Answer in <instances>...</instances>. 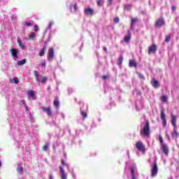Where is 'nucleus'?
Segmentation results:
<instances>
[{
    "label": "nucleus",
    "mask_w": 179,
    "mask_h": 179,
    "mask_svg": "<svg viewBox=\"0 0 179 179\" xmlns=\"http://www.w3.org/2000/svg\"><path fill=\"white\" fill-rule=\"evenodd\" d=\"M171 122L173 127V131L171 133L173 139L177 140L178 138V132H177V116L173 113H171Z\"/></svg>",
    "instance_id": "f257e3e1"
},
{
    "label": "nucleus",
    "mask_w": 179,
    "mask_h": 179,
    "mask_svg": "<svg viewBox=\"0 0 179 179\" xmlns=\"http://www.w3.org/2000/svg\"><path fill=\"white\" fill-rule=\"evenodd\" d=\"M140 134L141 136H150V123L149 121H145V124L143 127V129L141 130Z\"/></svg>",
    "instance_id": "f03ea898"
},
{
    "label": "nucleus",
    "mask_w": 179,
    "mask_h": 179,
    "mask_svg": "<svg viewBox=\"0 0 179 179\" xmlns=\"http://www.w3.org/2000/svg\"><path fill=\"white\" fill-rule=\"evenodd\" d=\"M166 24V21H164V18L161 17L157 19L155 22V27L156 29H159V27H163Z\"/></svg>",
    "instance_id": "7ed1b4c3"
},
{
    "label": "nucleus",
    "mask_w": 179,
    "mask_h": 179,
    "mask_svg": "<svg viewBox=\"0 0 179 179\" xmlns=\"http://www.w3.org/2000/svg\"><path fill=\"white\" fill-rule=\"evenodd\" d=\"M136 148L139 150V152H142V153H145V152H146L145 145H143L142 141H137L136 143Z\"/></svg>",
    "instance_id": "20e7f679"
},
{
    "label": "nucleus",
    "mask_w": 179,
    "mask_h": 179,
    "mask_svg": "<svg viewBox=\"0 0 179 179\" xmlns=\"http://www.w3.org/2000/svg\"><path fill=\"white\" fill-rule=\"evenodd\" d=\"M159 171V168L157 167V163L155 161L152 168L151 169V177H156L157 176V172Z\"/></svg>",
    "instance_id": "39448f33"
},
{
    "label": "nucleus",
    "mask_w": 179,
    "mask_h": 179,
    "mask_svg": "<svg viewBox=\"0 0 179 179\" xmlns=\"http://www.w3.org/2000/svg\"><path fill=\"white\" fill-rule=\"evenodd\" d=\"M161 120H162V125H164V127H167V120H166V114L164 113V109H161Z\"/></svg>",
    "instance_id": "423d86ee"
},
{
    "label": "nucleus",
    "mask_w": 179,
    "mask_h": 179,
    "mask_svg": "<svg viewBox=\"0 0 179 179\" xmlns=\"http://www.w3.org/2000/svg\"><path fill=\"white\" fill-rule=\"evenodd\" d=\"M157 51V45L152 44V45H150L148 47V55H150L152 54H156Z\"/></svg>",
    "instance_id": "0eeeda50"
},
{
    "label": "nucleus",
    "mask_w": 179,
    "mask_h": 179,
    "mask_svg": "<svg viewBox=\"0 0 179 179\" xmlns=\"http://www.w3.org/2000/svg\"><path fill=\"white\" fill-rule=\"evenodd\" d=\"M27 94L28 97H31L32 100H37V96H36V92L33 90L27 91Z\"/></svg>",
    "instance_id": "6e6552de"
},
{
    "label": "nucleus",
    "mask_w": 179,
    "mask_h": 179,
    "mask_svg": "<svg viewBox=\"0 0 179 179\" xmlns=\"http://www.w3.org/2000/svg\"><path fill=\"white\" fill-rule=\"evenodd\" d=\"M84 13L86 16H93V15H94V10L93 8H85Z\"/></svg>",
    "instance_id": "1a4fd4ad"
},
{
    "label": "nucleus",
    "mask_w": 179,
    "mask_h": 179,
    "mask_svg": "<svg viewBox=\"0 0 179 179\" xmlns=\"http://www.w3.org/2000/svg\"><path fill=\"white\" fill-rule=\"evenodd\" d=\"M54 48H50L48 50V61H52L54 59Z\"/></svg>",
    "instance_id": "9d476101"
},
{
    "label": "nucleus",
    "mask_w": 179,
    "mask_h": 179,
    "mask_svg": "<svg viewBox=\"0 0 179 179\" xmlns=\"http://www.w3.org/2000/svg\"><path fill=\"white\" fill-rule=\"evenodd\" d=\"M43 113H46L48 117H51L52 115V110H51V107H43L42 108Z\"/></svg>",
    "instance_id": "9b49d317"
},
{
    "label": "nucleus",
    "mask_w": 179,
    "mask_h": 179,
    "mask_svg": "<svg viewBox=\"0 0 179 179\" xmlns=\"http://www.w3.org/2000/svg\"><path fill=\"white\" fill-rule=\"evenodd\" d=\"M59 170L60 171V177L62 179H67L68 176H66V172L64 170V167L59 166Z\"/></svg>",
    "instance_id": "f8f14e48"
},
{
    "label": "nucleus",
    "mask_w": 179,
    "mask_h": 179,
    "mask_svg": "<svg viewBox=\"0 0 179 179\" xmlns=\"http://www.w3.org/2000/svg\"><path fill=\"white\" fill-rule=\"evenodd\" d=\"M151 85L154 89H158V87H160V83L155 79L151 80Z\"/></svg>",
    "instance_id": "ddd939ff"
},
{
    "label": "nucleus",
    "mask_w": 179,
    "mask_h": 179,
    "mask_svg": "<svg viewBox=\"0 0 179 179\" xmlns=\"http://www.w3.org/2000/svg\"><path fill=\"white\" fill-rule=\"evenodd\" d=\"M161 149L166 156L169 155V147L167 146V144H162V145H161Z\"/></svg>",
    "instance_id": "4468645a"
},
{
    "label": "nucleus",
    "mask_w": 179,
    "mask_h": 179,
    "mask_svg": "<svg viewBox=\"0 0 179 179\" xmlns=\"http://www.w3.org/2000/svg\"><path fill=\"white\" fill-rule=\"evenodd\" d=\"M10 52L12 55V57H13L15 59H17L19 57L17 56V49L12 48L10 50Z\"/></svg>",
    "instance_id": "2eb2a0df"
},
{
    "label": "nucleus",
    "mask_w": 179,
    "mask_h": 179,
    "mask_svg": "<svg viewBox=\"0 0 179 179\" xmlns=\"http://www.w3.org/2000/svg\"><path fill=\"white\" fill-rule=\"evenodd\" d=\"M47 51V42L45 43L44 47L42 48V50L38 53L39 57H44V54Z\"/></svg>",
    "instance_id": "dca6fc26"
},
{
    "label": "nucleus",
    "mask_w": 179,
    "mask_h": 179,
    "mask_svg": "<svg viewBox=\"0 0 179 179\" xmlns=\"http://www.w3.org/2000/svg\"><path fill=\"white\" fill-rule=\"evenodd\" d=\"M53 104H54L56 110H58V108H59V99H58V96L55 97Z\"/></svg>",
    "instance_id": "f3484780"
},
{
    "label": "nucleus",
    "mask_w": 179,
    "mask_h": 179,
    "mask_svg": "<svg viewBox=\"0 0 179 179\" xmlns=\"http://www.w3.org/2000/svg\"><path fill=\"white\" fill-rule=\"evenodd\" d=\"M136 22H139V19L138 18H131V24H130V28L131 30H134L135 28L134 27V25Z\"/></svg>",
    "instance_id": "a211bd4d"
},
{
    "label": "nucleus",
    "mask_w": 179,
    "mask_h": 179,
    "mask_svg": "<svg viewBox=\"0 0 179 179\" xmlns=\"http://www.w3.org/2000/svg\"><path fill=\"white\" fill-rule=\"evenodd\" d=\"M124 41L125 43H129L131 41V31H127V35L124 36Z\"/></svg>",
    "instance_id": "6ab92c4d"
},
{
    "label": "nucleus",
    "mask_w": 179,
    "mask_h": 179,
    "mask_svg": "<svg viewBox=\"0 0 179 179\" xmlns=\"http://www.w3.org/2000/svg\"><path fill=\"white\" fill-rule=\"evenodd\" d=\"M129 66L130 68H136V66H138V64L135 62V60H129Z\"/></svg>",
    "instance_id": "aec40b11"
},
{
    "label": "nucleus",
    "mask_w": 179,
    "mask_h": 179,
    "mask_svg": "<svg viewBox=\"0 0 179 179\" xmlns=\"http://www.w3.org/2000/svg\"><path fill=\"white\" fill-rule=\"evenodd\" d=\"M34 76H35V79H36V82H41L40 73H38V71H34Z\"/></svg>",
    "instance_id": "412c9836"
},
{
    "label": "nucleus",
    "mask_w": 179,
    "mask_h": 179,
    "mask_svg": "<svg viewBox=\"0 0 179 179\" xmlns=\"http://www.w3.org/2000/svg\"><path fill=\"white\" fill-rule=\"evenodd\" d=\"M18 174H23V168H22V164H19L17 168Z\"/></svg>",
    "instance_id": "4be33fe9"
},
{
    "label": "nucleus",
    "mask_w": 179,
    "mask_h": 179,
    "mask_svg": "<svg viewBox=\"0 0 179 179\" xmlns=\"http://www.w3.org/2000/svg\"><path fill=\"white\" fill-rule=\"evenodd\" d=\"M10 83H15V85H17V83H19V79L17 78V77H15L14 78H10Z\"/></svg>",
    "instance_id": "5701e85b"
},
{
    "label": "nucleus",
    "mask_w": 179,
    "mask_h": 179,
    "mask_svg": "<svg viewBox=\"0 0 179 179\" xmlns=\"http://www.w3.org/2000/svg\"><path fill=\"white\" fill-rule=\"evenodd\" d=\"M97 6H104V0H96Z\"/></svg>",
    "instance_id": "b1692460"
},
{
    "label": "nucleus",
    "mask_w": 179,
    "mask_h": 179,
    "mask_svg": "<svg viewBox=\"0 0 179 179\" xmlns=\"http://www.w3.org/2000/svg\"><path fill=\"white\" fill-rule=\"evenodd\" d=\"M123 61H124V59L122 58V57H120L118 58L117 65H119V66H121V65H122V62Z\"/></svg>",
    "instance_id": "393cba45"
},
{
    "label": "nucleus",
    "mask_w": 179,
    "mask_h": 179,
    "mask_svg": "<svg viewBox=\"0 0 179 179\" xmlns=\"http://www.w3.org/2000/svg\"><path fill=\"white\" fill-rule=\"evenodd\" d=\"M136 74L138 75V77L139 78V79H141V80H145V76H143V74L141 73H136Z\"/></svg>",
    "instance_id": "a878e982"
},
{
    "label": "nucleus",
    "mask_w": 179,
    "mask_h": 179,
    "mask_svg": "<svg viewBox=\"0 0 179 179\" xmlns=\"http://www.w3.org/2000/svg\"><path fill=\"white\" fill-rule=\"evenodd\" d=\"M50 148V144H45L43 148V152H47L48 150V148Z\"/></svg>",
    "instance_id": "bb28decb"
},
{
    "label": "nucleus",
    "mask_w": 179,
    "mask_h": 179,
    "mask_svg": "<svg viewBox=\"0 0 179 179\" xmlns=\"http://www.w3.org/2000/svg\"><path fill=\"white\" fill-rule=\"evenodd\" d=\"M48 80V78L45 76V77H42L41 82V83H46Z\"/></svg>",
    "instance_id": "cd10ccee"
},
{
    "label": "nucleus",
    "mask_w": 179,
    "mask_h": 179,
    "mask_svg": "<svg viewBox=\"0 0 179 179\" xmlns=\"http://www.w3.org/2000/svg\"><path fill=\"white\" fill-rule=\"evenodd\" d=\"M25 111H26L27 114H28V115H29V117H31V113L29 110V107H27V106H25Z\"/></svg>",
    "instance_id": "c85d7f7f"
},
{
    "label": "nucleus",
    "mask_w": 179,
    "mask_h": 179,
    "mask_svg": "<svg viewBox=\"0 0 179 179\" xmlns=\"http://www.w3.org/2000/svg\"><path fill=\"white\" fill-rule=\"evenodd\" d=\"M17 43L21 48V50H23V43H22V41H20V38H17Z\"/></svg>",
    "instance_id": "c756f323"
},
{
    "label": "nucleus",
    "mask_w": 179,
    "mask_h": 179,
    "mask_svg": "<svg viewBox=\"0 0 179 179\" xmlns=\"http://www.w3.org/2000/svg\"><path fill=\"white\" fill-rule=\"evenodd\" d=\"M80 114H81L82 117H83V118L87 117V113H86V112L81 110Z\"/></svg>",
    "instance_id": "7c9ffc66"
},
{
    "label": "nucleus",
    "mask_w": 179,
    "mask_h": 179,
    "mask_svg": "<svg viewBox=\"0 0 179 179\" xmlns=\"http://www.w3.org/2000/svg\"><path fill=\"white\" fill-rule=\"evenodd\" d=\"M159 142H160V143H161V146H162V145H165V143H164V140H163V137H162V136H159Z\"/></svg>",
    "instance_id": "2f4dec72"
},
{
    "label": "nucleus",
    "mask_w": 179,
    "mask_h": 179,
    "mask_svg": "<svg viewBox=\"0 0 179 179\" xmlns=\"http://www.w3.org/2000/svg\"><path fill=\"white\" fill-rule=\"evenodd\" d=\"M36 36V34L35 32H31L29 35V38H34Z\"/></svg>",
    "instance_id": "473e14b6"
},
{
    "label": "nucleus",
    "mask_w": 179,
    "mask_h": 179,
    "mask_svg": "<svg viewBox=\"0 0 179 179\" xmlns=\"http://www.w3.org/2000/svg\"><path fill=\"white\" fill-rule=\"evenodd\" d=\"M161 100H162V101L166 102V101H167V100H169V98L167 97V96H162L161 97Z\"/></svg>",
    "instance_id": "72a5a7b5"
},
{
    "label": "nucleus",
    "mask_w": 179,
    "mask_h": 179,
    "mask_svg": "<svg viewBox=\"0 0 179 179\" xmlns=\"http://www.w3.org/2000/svg\"><path fill=\"white\" fill-rule=\"evenodd\" d=\"M171 36H166L165 42H166V43H170V40H171Z\"/></svg>",
    "instance_id": "f704fd0d"
},
{
    "label": "nucleus",
    "mask_w": 179,
    "mask_h": 179,
    "mask_svg": "<svg viewBox=\"0 0 179 179\" xmlns=\"http://www.w3.org/2000/svg\"><path fill=\"white\" fill-rule=\"evenodd\" d=\"M61 162H62V166H64V167H66V166H68V164H66V163L65 162V160L62 159V160H61Z\"/></svg>",
    "instance_id": "c9c22d12"
},
{
    "label": "nucleus",
    "mask_w": 179,
    "mask_h": 179,
    "mask_svg": "<svg viewBox=\"0 0 179 179\" xmlns=\"http://www.w3.org/2000/svg\"><path fill=\"white\" fill-rule=\"evenodd\" d=\"M25 26H27L28 27H29L30 26H33V23H31V22H25L24 23Z\"/></svg>",
    "instance_id": "e433bc0d"
},
{
    "label": "nucleus",
    "mask_w": 179,
    "mask_h": 179,
    "mask_svg": "<svg viewBox=\"0 0 179 179\" xmlns=\"http://www.w3.org/2000/svg\"><path fill=\"white\" fill-rule=\"evenodd\" d=\"M131 176H135V169L134 167L131 169Z\"/></svg>",
    "instance_id": "4c0bfd02"
},
{
    "label": "nucleus",
    "mask_w": 179,
    "mask_h": 179,
    "mask_svg": "<svg viewBox=\"0 0 179 179\" xmlns=\"http://www.w3.org/2000/svg\"><path fill=\"white\" fill-rule=\"evenodd\" d=\"M18 66H22L23 65V60H20L17 62Z\"/></svg>",
    "instance_id": "58836bf2"
},
{
    "label": "nucleus",
    "mask_w": 179,
    "mask_h": 179,
    "mask_svg": "<svg viewBox=\"0 0 179 179\" xmlns=\"http://www.w3.org/2000/svg\"><path fill=\"white\" fill-rule=\"evenodd\" d=\"M34 31H36L37 33V31H38V27L37 26V24H35L34 26Z\"/></svg>",
    "instance_id": "ea45409f"
},
{
    "label": "nucleus",
    "mask_w": 179,
    "mask_h": 179,
    "mask_svg": "<svg viewBox=\"0 0 179 179\" xmlns=\"http://www.w3.org/2000/svg\"><path fill=\"white\" fill-rule=\"evenodd\" d=\"M115 23H119L120 22V17H117L114 19Z\"/></svg>",
    "instance_id": "a19ab883"
},
{
    "label": "nucleus",
    "mask_w": 179,
    "mask_h": 179,
    "mask_svg": "<svg viewBox=\"0 0 179 179\" xmlns=\"http://www.w3.org/2000/svg\"><path fill=\"white\" fill-rule=\"evenodd\" d=\"M101 78L103 80H106V79H108L109 76H102Z\"/></svg>",
    "instance_id": "79ce46f5"
},
{
    "label": "nucleus",
    "mask_w": 179,
    "mask_h": 179,
    "mask_svg": "<svg viewBox=\"0 0 179 179\" xmlns=\"http://www.w3.org/2000/svg\"><path fill=\"white\" fill-rule=\"evenodd\" d=\"M73 8H74L75 12H78V5L74 4Z\"/></svg>",
    "instance_id": "37998d69"
},
{
    "label": "nucleus",
    "mask_w": 179,
    "mask_h": 179,
    "mask_svg": "<svg viewBox=\"0 0 179 179\" xmlns=\"http://www.w3.org/2000/svg\"><path fill=\"white\" fill-rule=\"evenodd\" d=\"M108 4L109 6H110V5H113V0H108Z\"/></svg>",
    "instance_id": "c03bdc74"
},
{
    "label": "nucleus",
    "mask_w": 179,
    "mask_h": 179,
    "mask_svg": "<svg viewBox=\"0 0 179 179\" xmlns=\"http://www.w3.org/2000/svg\"><path fill=\"white\" fill-rule=\"evenodd\" d=\"M171 9H172L173 11H174V10H176V9H177V7H176L175 6H173L171 7Z\"/></svg>",
    "instance_id": "a18cd8bd"
},
{
    "label": "nucleus",
    "mask_w": 179,
    "mask_h": 179,
    "mask_svg": "<svg viewBox=\"0 0 179 179\" xmlns=\"http://www.w3.org/2000/svg\"><path fill=\"white\" fill-rule=\"evenodd\" d=\"M49 179H54V176H52V174H50Z\"/></svg>",
    "instance_id": "49530a36"
},
{
    "label": "nucleus",
    "mask_w": 179,
    "mask_h": 179,
    "mask_svg": "<svg viewBox=\"0 0 179 179\" xmlns=\"http://www.w3.org/2000/svg\"><path fill=\"white\" fill-rule=\"evenodd\" d=\"M131 179H136V177L135 176V175H131Z\"/></svg>",
    "instance_id": "de8ad7c7"
},
{
    "label": "nucleus",
    "mask_w": 179,
    "mask_h": 179,
    "mask_svg": "<svg viewBox=\"0 0 179 179\" xmlns=\"http://www.w3.org/2000/svg\"><path fill=\"white\" fill-rule=\"evenodd\" d=\"M45 65H46L45 62H44L42 64V66L45 67Z\"/></svg>",
    "instance_id": "09e8293b"
},
{
    "label": "nucleus",
    "mask_w": 179,
    "mask_h": 179,
    "mask_svg": "<svg viewBox=\"0 0 179 179\" xmlns=\"http://www.w3.org/2000/svg\"><path fill=\"white\" fill-rule=\"evenodd\" d=\"M166 136L168 138V141H170V136H169V134H166Z\"/></svg>",
    "instance_id": "8fccbe9b"
},
{
    "label": "nucleus",
    "mask_w": 179,
    "mask_h": 179,
    "mask_svg": "<svg viewBox=\"0 0 179 179\" xmlns=\"http://www.w3.org/2000/svg\"><path fill=\"white\" fill-rule=\"evenodd\" d=\"M52 26V23L50 22V24H49V27L51 29V27Z\"/></svg>",
    "instance_id": "3c124183"
},
{
    "label": "nucleus",
    "mask_w": 179,
    "mask_h": 179,
    "mask_svg": "<svg viewBox=\"0 0 179 179\" xmlns=\"http://www.w3.org/2000/svg\"><path fill=\"white\" fill-rule=\"evenodd\" d=\"M103 50H105V52H107V48L104 47Z\"/></svg>",
    "instance_id": "603ef678"
},
{
    "label": "nucleus",
    "mask_w": 179,
    "mask_h": 179,
    "mask_svg": "<svg viewBox=\"0 0 179 179\" xmlns=\"http://www.w3.org/2000/svg\"><path fill=\"white\" fill-rule=\"evenodd\" d=\"M23 64H26V59H23Z\"/></svg>",
    "instance_id": "864d4df0"
},
{
    "label": "nucleus",
    "mask_w": 179,
    "mask_h": 179,
    "mask_svg": "<svg viewBox=\"0 0 179 179\" xmlns=\"http://www.w3.org/2000/svg\"><path fill=\"white\" fill-rule=\"evenodd\" d=\"M2 166V162L0 161V167Z\"/></svg>",
    "instance_id": "5fc2aeb1"
}]
</instances>
